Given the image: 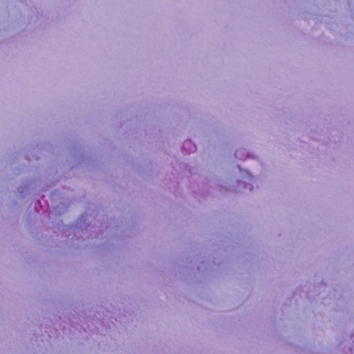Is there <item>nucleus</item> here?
Here are the masks:
<instances>
[{
	"label": "nucleus",
	"mask_w": 354,
	"mask_h": 354,
	"mask_svg": "<svg viewBox=\"0 0 354 354\" xmlns=\"http://www.w3.org/2000/svg\"><path fill=\"white\" fill-rule=\"evenodd\" d=\"M183 148L184 149H189L190 152L196 150V146L191 140L185 141L183 145Z\"/></svg>",
	"instance_id": "obj_1"
}]
</instances>
